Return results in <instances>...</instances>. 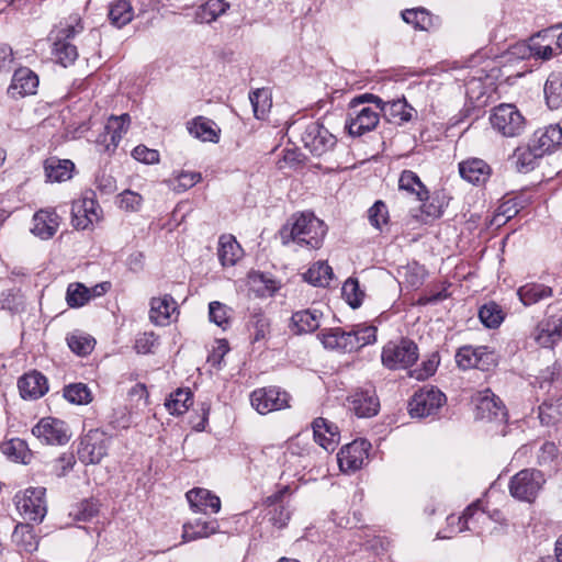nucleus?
<instances>
[{
  "mask_svg": "<svg viewBox=\"0 0 562 562\" xmlns=\"http://www.w3.org/2000/svg\"><path fill=\"white\" fill-rule=\"evenodd\" d=\"M326 235V226L323 221L312 213L293 215L291 223H288L280 231L283 245L290 241L307 249H317L322 246Z\"/></svg>",
  "mask_w": 562,
  "mask_h": 562,
  "instance_id": "1",
  "label": "nucleus"
},
{
  "mask_svg": "<svg viewBox=\"0 0 562 562\" xmlns=\"http://www.w3.org/2000/svg\"><path fill=\"white\" fill-rule=\"evenodd\" d=\"M83 31L81 18L78 14L70 15L65 22H60L53 32L54 43L52 55L56 63L64 67L71 65L78 58L77 46L71 40Z\"/></svg>",
  "mask_w": 562,
  "mask_h": 562,
  "instance_id": "2",
  "label": "nucleus"
},
{
  "mask_svg": "<svg viewBox=\"0 0 562 562\" xmlns=\"http://www.w3.org/2000/svg\"><path fill=\"white\" fill-rule=\"evenodd\" d=\"M368 100L375 102L376 106H380V103H382V100L373 94H362L353 98L350 102L346 126L352 136H361L374 130L379 123V113L364 105V102Z\"/></svg>",
  "mask_w": 562,
  "mask_h": 562,
  "instance_id": "3",
  "label": "nucleus"
},
{
  "mask_svg": "<svg viewBox=\"0 0 562 562\" xmlns=\"http://www.w3.org/2000/svg\"><path fill=\"white\" fill-rule=\"evenodd\" d=\"M419 358L416 342L409 338L387 341L381 352V362L389 370H406L413 367Z\"/></svg>",
  "mask_w": 562,
  "mask_h": 562,
  "instance_id": "4",
  "label": "nucleus"
},
{
  "mask_svg": "<svg viewBox=\"0 0 562 562\" xmlns=\"http://www.w3.org/2000/svg\"><path fill=\"white\" fill-rule=\"evenodd\" d=\"M490 122L494 131L504 137H517L526 127V121L516 105L502 103L492 110Z\"/></svg>",
  "mask_w": 562,
  "mask_h": 562,
  "instance_id": "5",
  "label": "nucleus"
},
{
  "mask_svg": "<svg viewBox=\"0 0 562 562\" xmlns=\"http://www.w3.org/2000/svg\"><path fill=\"white\" fill-rule=\"evenodd\" d=\"M546 483L544 475L536 469H525L516 473L509 482L510 495L519 501L531 503Z\"/></svg>",
  "mask_w": 562,
  "mask_h": 562,
  "instance_id": "6",
  "label": "nucleus"
},
{
  "mask_svg": "<svg viewBox=\"0 0 562 562\" xmlns=\"http://www.w3.org/2000/svg\"><path fill=\"white\" fill-rule=\"evenodd\" d=\"M446 395L435 386H425L415 392L408 403V412L413 418L435 416L446 404Z\"/></svg>",
  "mask_w": 562,
  "mask_h": 562,
  "instance_id": "7",
  "label": "nucleus"
},
{
  "mask_svg": "<svg viewBox=\"0 0 562 562\" xmlns=\"http://www.w3.org/2000/svg\"><path fill=\"white\" fill-rule=\"evenodd\" d=\"M304 147L314 156L321 157L337 144L336 136L318 121L310 122L301 136Z\"/></svg>",
  "mask_w": 562,
  "mask_h": 562,
  "instance_id": "8",
  "label": "nucleus"
},
{
  "mask_svg": "<svg viewBox=\"0 0 562 562\" xmlns=\"http://www.w3.org/2000/svg\"><path fill=\"white\" fill-rule=\"evenodd\" d=\"M110 438L99 429L89 430L78 446V459L85 464H98L108 454Z\"/></svg>",
  "mask_w": 562,
  "mask_h": 562,
  "instance_id": "9",
  "label": "nucleus"
},
{
  "mask_svg": "<svg viewBox=\"0 0 562 562\" xmlns=\"http://www.w3.org/2000/svg\"><path fill=\"white\" fill-rule=\"evenodd\" d=\"M290 394L278 386L260 387L251 392V406L261 415L290 407Z\"/></svg>",
  "mask_w": 562,
  "mask_h": 562,
  "instance_id": "10",
  "label": "nucleus"
},
{
  "mask_svg": "<svg viewBox=\"0 0 562 562\" xmlns=\"http://www.w3.org/2000/svg\"><path fill=\"white\" fill-rule=\"evenodd\" d=\"M473 402L475 404L476 419L498 423L507 420V409L503 401L490 389L479 391L474 395Z\"/></svg>",
  "mask_w": 562,
  "mask_h": 562,
  "instance_id": "11",
  "label": "nucleus"
},
{
  "mask_svg": "<svg viewBox=\"0 0 562 562\" xmlns=\"http://www.w3.org/2000/svg\"><path fill=\"white\" fill-rule=\"evenodd\" d=\"M32 434L47 445H65L70 438L66 423L53 417L42 418L33 427Z\"/></svg>",
  "mask_w": 562,
  "mask_h": 562,
  "instance_id": "12",
  "label": "nucleus"
},
{
  "mask_svg": "<svg viewBox=\"0 0 562 562\" xmlns=\"http://www.w3.org/2000/svg\"><path fill=\"white\" fill-rule=\"evenodd\" d=\"M101 207L98 202L90 195H85L72 202L71 205V223L77 229H87L98 222L100 218Z\"/></svg>",
  "mask_w": 562,
  "mask_h": 562,
  "instance_id": "13",
  "label": "nucleus"
},
{
  "mask_svg": "<svg viewBox=\"0 0 562 562\" xmlns=\"http://www.w3.org/2000/svg\"><path fill=\"white\" fill-rule=\"evenodd\" d=\"M288 492L289 487L284 486L263 501L265 517L268 519V522L277 529L284 528L291 518V510L283 501Z\"/></svg>",
  "mask_w": 562,
  "mask_h": 562,
  "instance_id": "14",
  "label": "nucleus"
},
{
  "mask_svg": "<svg viewBox=\"0 0 562 562\" xmlns=\"http://www.w3.org/2000/svg\"><path fill=\"white\" fill-rule=\"evenodd\" d=\"M131 124V116L127 113L109 117L108 123L104 126V132L101 133L95 143L104 146V151H114L122 136L127 132Z\"/></svg>",
  "mask_w": 562,
  "mask_h": 562,
  "instance_id": "15",
  "label": "nucleus"
},
{
  "mask_svg": "<svg viewBox=\"0 0 562 562\" xmlns=\"http://www.w3.org/2000/svg\"><path fill=\"white\" fill-rule=\"evenodd\" d=\"M531 337L540 347L552 348L562 340V315H551L539 322Z\"/></svg>",
  "mask_w": 562,
  "mask_h": 562,
  "instance_id": "16",
  "label": "nucleus"
},
{
  "mask_svg": "<svg viewBox=\"0 0 562 562\" xmlns=\"http://www.w3.org/2000/svg\"><path fill=\"white\" fill-rule=\"evenodd\" d=\"M44 495V487H31L25 491L24 496L18 502V508L25 519L32 521L43 520L46 515Z\"/></svg>",
  "mask_w": 562,
  "mask_h": 562,
  "instance_id": "17",
  "label": "nucleus"
},
{
  "mask_svg": "<svg viewBox=\"0 0 562 562\" xmlns=\"http://www.w3.org/2000/svg\"><path fill=\"white\" fill-rule=\"evenodd\" d=\"M370 445L366 440H355L342 447L338 454L337 461L342 472H355L361 469L368 457V447Z\"/></svg>",
  "mask_w": 562,
  "mask_h": 562,
  "instance_id": "18",
  "label": "nucleus"
},
{
  "mask_svg": "<svg viewBox=\"0 0 562 562\" xmlns=\"http://www.w3.org/2000/svg\"><path fill=\"white\" fill-rule=\"evenodd\" d=\"M494 361L493 352L485 346H463L456 353V362L459 368L467 370L477 368L485 370Z\"/></svg>",
  "mask_w": 562,
  "mask_h": 562,
  "instance_id": "19",
  "label": "nucleus"
},
{
  "mask_svg": "<svg viewBox=\"0 0 562 562\" xmlns=\"http://www.w3.org/2000/svg\"><path fill=\"white\" fill-rule=\"evenodd\" d=\"M349 409L358 417H372L380 409V402L373 387L359 389L349 397Z\"/></svg>",
  "mask_w": 562,
  "mask_h": 562,
  "instance_id": "20",
  "label": "nucleus"
},
{
  "mask_svg": "<svg viewBox=\"0 0 562 562\" xmlns=\"http://www.w3.org/2000/svg\"><path fill=\"white\" fill-rule=\"evenodd\" d=\"M530 143L539 154H551L562 145V128L559 124L540 127L533 133Z\"/></svg>",
  "mask_w": 562,
  "mask_h": 562,
  "instance_id": "21",
  "label": "nucleus"
},
{
  "mask_svg": "<svg viewBox=\"0 0 562 562\" xmlns=\"http://www.w3.org/2000/svg\"><path fill=\"white\" fill-rule=\"evenodd\" d=\"M38 87V77L27 67L18 68L8 88V94L14 99L34 94Z\"/></svg>",
  "mask_w": 562,
  "mask_h": 562,
  "instance_id": "22",
  "label": "nucleus"
},
{
  "mask_svg": "<svg viewBox=\"0 0 562 562\" xmlns=\"http://www.w3.org/2000/svg\"><path fill=\"white\" fill-rule=\"evenodd\" d=\"M32 222V234L43 240H47L56 234L60 224V218L55 210L42 209L35 212Z\"/></svg>",
  "mask_w": 562,
  "mask_h": 562,
  "instance_id": "23",
  "label": "nucleus"
},
{
  "mask_svg": "<svg viewBox=\"0 0 562 562\" xmlns=\"http://www.w3.org/2000/svg\"><path fill=\"white\" fill-rule=\"evenodd\" d=\"M312 426L315 441L326 451H334L340 439L338 427L323 417L314 419Z\"/></svg>",
  "mask_w": 562,
  "mask_h": 562,
  "instance_id": "24",
  "label": "nucleus"
},
{
  "mask_svg": "<svg viewBox=\"0 0 562 562\" xmlns=\"http://www.w3.org/2000/svg\"><path fill=\"white\" fill-rule=\"evenodd\" d=\"M191 509L195 513L211 512L216 514L221 509V499L205 488H193L186 494Z\"/></svg>",
  "mask_w": 562,
  "mask_h": 562,
  "instance_id": "25",
  "label": "nucleus"
},
{
  "mask_svg": "<svg viewBox=\"0 0 562 562\" xmlns=\"http://www.w3.org/2000/svg\"><path fill=\"white\" fill-rule=\"evenodd\" d=\"M18 387L23 398L36 400L48 391L47 379L41 372L25 373L18 381Z\"/></svg>",
  "mask_w": 562,
  "mask_h": 562,
  "instance_id": "26",
  "label": "nucleus"
},
{
  "mask_svg": "<svg viewBox=\"0 0 562 562\" xmlns=\"http://www.w3.org/2000/svg\"><path fill=\"white\" fill-rule=\"evenodd\" d=\"M218 530L220 525L216 519L204 520L202 518H196L183 525L182 540L183 542L195 541L217 533Z\"/></svg>",
  "mask_w": 562,
  "mask_h": 562,
  "instance_id": "27",
  "label": "nucleus"
},
{
  "mask_svg": "<svg viewBox=\"0 0 562 562\" xmlns=\"http://www.w3.org/2000/svg\"><path fill=\"white\" fill-rule=\"evenodd\" d=\"M460 176L470 183H484L491 176V167L480 158H469L459 164Z\"/></svg>",
  "mask_w": 562,
  "mask_h": 562,
  "instance_id": "28",
  "label": "nucleus"
},
{
  "mask_svg": "<svg viewBox=\"0 0 562 562\" xmlns=\"http://www.w3.org/2000/svg\"><path fill=\"white\" fill-rule=\"evenodd\" d=\"M187 127L193 137L202 142L217 143L220 140L221 130L214 121L205 116L194 117L187 123Z\"/></svg>",
  "mask_w": 562,
  "mask_h": 562,
  "instance_id": "29",
  "label": "nucleus"
},
{
  "mask_svg": "<svg viewBox=\"0 0 562 562\" xmlns=\"http://www.w3.org/2000/svg\"><path fill=\"white\" fill-rule=\"evenodd\" d=\"M177 308V303L170 294L153 297L150 301L149 318L155 325L169 324L171 313Z\"/></svg>",
  "mask_w": 562,
  "mask_h": 562,
  "instance_id": "30",
  "label": "nucleus"
},
{
  "mask_svg": "<svg viewBox=\"0 0 562 562\" xmlns=\"http://www.w3.org/2000/svg\"><path fill=\"white\" fill-rule=\"evenodd\" d=\"M379 108H381L389 122L398 125L409 122L414 114H416L415 109L411 106L405 99H397L383 104L380 103Z\"/></svg>",
  "mask_w": 562,
  "mask_h": 562,
  "instance_id": "31",
  "label": "nucleus"
},
{
  "mask_svg": "<svg viewBox=\"0 0 562 562\" xmlns=\"http://www.w3.org/2000/svg\"><path fill=\"white\" fill-rule=\"evenodd\" d=\"M349 337V331L340 327L323 329L318 334V338L325 348L342 352H352Z\"/></svg>",
  "mask_w": 562,
  "mask_h": 562,
  "instance_id": "32",
  "label": "nucleus"
},
{
  "mask_svg": "<svg viewBox=\"0 0 562 562\" xmlns=\"http://www.w3.org/2000/svg\"><path fill=\"white\" fill-rule=\"evenodd\" d=\"M517 295L525 306L535 305L553 296V289L538 282H529L518 288Z\"/></svg>",
  "mask_w": 562,
  "mask_h": 562,
  "instance_id": "33",
  "label": "nucleus"
},
{
  "mask_svg": "<svg viewBox=\"0 0 562 562\" xmlns=\"http://www.w3.org/2000/svg\"><path fill=\"white\" fill-rule=\"evenodd\" d=\"M248 285L257 296H272L280 289V281L271 274L259 271L248 273Z\"/></svg>",
  "mask_w": 562,
  "mask_h": 562,
  "instance_id": "34",
  "label": "nucleus"
},
{
  "mask_svg": "<svg viewBox=\"0 0 562 562\" xmlns=\"http://www.w3.org/2000/svg\"><path fill=\"white\" fill-rule=\"evenodd\" d=\"M321 316L317 310L297 311L291 317L292 330L299 335L313 333L321 325Z\"/></svg>",
  "mask_w": 562,
  "mask_h": 562,
  "instance_id": "35",
  "label": "nucleus"
},
{
  "mask_svg": "<svg viewBox=\"0 0 562 562\" xmlns=\"http://www.w3.org/2000/svg\"><path fill=\"white\" fill-rule=\"evenodd\" d=\"M44 169L48 181L63 182L71 178L75 165L71 160L52 157L45 161Z\"/></svg>",
  "mask_w": 562,
  "mask_h": 562,
  "instance_id": "36",
  "label": "nucleus"
},
{
  "mask_svg": "<svg viewBox=\"0 0 562 562\" xmlns=\"http://www.w3.org/2000/svg\"><path fill=\"white\" fill-rule=\"evenodd\" d=\"M398 189L416 195L418 201H425L428 199L427 188L420 181L419 177L412 170L402 171L398 179Z\"/></svg>",
  "mask_w": 562,
  "mask_h": 562,
  "instance_id": "37",
  "label": "nucleus"
},
{
  "mask_svg": "<svg viewBox=\"0 0 562 562\" xmlns=\"http://www.w3.org/2000/svg\"><path fill=\"white\" fill-rule=\"evenodd\" d=\"M229 9V4L224 0H207L200 5L194 14L198 23H211L223 15Z\"/></svg>",
  "mask_w": 562,
  "mask_h": 562,
  "instance_id": "38",
  "label": "nucleus"
},
{
  "mask_svg": "<svg viewBox=\"0 0 562 562\" xmlns=\"http://www.w3.org/2000/svg\"><path fill=\"white\" fill-rule=\"evenodd\" d=\"M218 259L224 267L234 266L241 256V248L233 236H222L218 243Z\"/></svg>",
  "mask_w": 562,
  "mask_h": 562,
  "instance_id": "39",
  "label": "nucleus"
},
{
  "mask_svg": "<svg viewBox=\"0 0 562 562\" xmlns=\"http://www.w3.org/2000/svg\"><path fill=\"white\" fill-rule=\"evenodd\" d=\"M134 18V10L130 0H114L109 8V20L112 25L121 29Z\"/></svg>",
  "mask_w": 562,
  "mask_h": 562,
  "instance_id": "40",
  "label": "nucleus"
},
{
  "mask_svg": "<svg viewBox=\"0 0 562 562\" xmlns=\"http://www.w3.org/2000/svg\"><path fill=\"white\" fill-rule=\"evenodd\" d=\"M350 345L352 351H356L367 345H371L376 340V327L372 325L358 324L351 326L350 330Z\"/></svg>",
  "mask_w": 562,
  "mask_h": 562,
  "instance_id": "41",
  "label": "nucleus"
},
{
  "mask_svg": "<svg viewBox=\"0 0 562 562\" xmlns=\"http://www.w3.org/2000/svg\"><path fill=\"white\" fill-rule=\"evenodd\" d=\"M544 97L550 109L562 106V72H552L544 85Z\"/></svg>",
  "mask_w": 562,
  "mask_h": 562,
  "instance_id": "42",
  "label": "nucleus"
},
{
  "mask_svg": "<svg viewBox=\"0 0 562 562\" xmlns=\"http://www.w3.org/2000/svg\"><path fill=\"white\" fill-rule=\"evenodd\" d=\"M333 269L324 261L314 263L304 274V280L314 286H327L333 279Z\"/></svg>",
  "mask_w": 562,
  "mask_h": 562,
  "instance_id": "43",
  "label": "nucleus"
},
{
  "mask_svg": "<svg viewBox=\"0 0 562 562\" xmlns=\"http://www.w3.org/2000/svg\"><path fill=\"white\" fill-rule=\"evenodd\" d=\"M402 18L417 30L429 31L435 26L432 15L423 8L406 9L402 12Z\"/></svg>",
  "mask_w": 562,
  "mask_h": 562,
  "instance_id": "44",
  "label": "nucleus"
},
{
  "mask_svg": "<svg viewBox=\"0 0 562 562\" xmlns=\"http://www.w3.org/2000/svg\"><path fill=\"white\" fill-rule=\"evenodd\" d=\"M539 150L533 148L532 144L529 143L527 147H518L513 155L515 159L516 168L519 171L527 172L535 168L538 158L542 157Z\"/></svg>",
  "mask_w": 562,
  "mask_h": 562,
  "instance_id": "45",
  "label": "nucleus"
},
{
  "mask_svg": "<svg viewBox=\"0 0 562 562\" xmlns=\"http://www.w3.org/2000/svg\"><path fill=\"white\" fill-rule=\"evenodd\" d=\"M190 405H192V393L189 389H178L165 403V406L172 415H182Z\"/></svg>",
  "mask_w": 562,
  "mask_h": 562,
  "instance_id": "46",
  "label": "nucleus"
},
{
  "mask_svg": "<svg viewBox=\"0 0 562 562\" xmlns=\"http://www.w3.org/2000/svg\"><path fill=\"white\" fill-rule=\"evenodd\" d=\"M13 540L25 552L37 550L38 539L30 525H19L13 531Z\"/></svg>",
  "mask_w": 562,
  "mask_h": 562,
  "instance_id": "47",
  "label": "nucleus"
},
{
  "mask_svg": "<svg viewBox=\"0 0 562 562\" xmlns=\"http://www.w3.org/2000/svg\"><path fill=\"white\" fill-rule=\"evenodd\" d=\"M479 317L487 328H497L504 321V312L498 304L490 302L480 308Z\"/></svg>",
  "mask_w": 562,
  "mask_h": 562,
  "instance_id": "48",
  "label": "nucleus"
},
{
  "mask_svg": "<svg viewBox=\"0 0 562 562\" xmlns=\"http://www.w3.org/2000/svg\"><path fill=\"white\" fill-rule=\"evenodd\" d=\"M66 301L68 306L72 308L81 307L90 301V292L82 283H70L67 288Z\"/></svg>",
  "mask_w": 562,
  "mask_h": 562,
  "instance_id": "49",
  "label": "nucleus"
},
{
  "mask_svg": "<svg viewBox=\"0 0 562 562\" xmlns=\"http://www.w3.org/2000/svg\"><path fill=\"white\" fill-rule=\"evenodd\" d=\"M95 340L81 333H72L67 337V345L78 356L89 355L94 348Z\"/></svg>",
  "mask_w": 562,
  "mask_h": 562,
  "instance_id": "50",
  "label": "nucleus"
},
{
  "mask_svg": "<svg viewBox=\"0 0 562 562\" xmlns=\"http://www.w3.org/2000/svg\"><path fill=\"white\" fill-rule=\"evenodd\" d=\"M254 114L257 119H263L271 106L270 93L267 89H257L249 94Z\"/></svg>",
  "mask_w": 562,
  "mask_h": 562,
  "instance_id": "51",
  "label": "nucleus"
},
{
  "mask_svg": "<svg viewBox=\"0 0 562 562\" xmlns=\"http://www.w3.org/2000/svg\"><path fill=\"white\" fill-rule=\"evenodd\" d=\"M479 514V504L473 503L469 505L461 516L450 515L447 517L449 526H457L458 532L471 530L470 522H473L474 516Z\"/></svg>",
  "mask_w": 562,
  "mask_h": 562,
  "instance_id": "52",
  "label": "nucleus"
},
{
  "mask_svg": "<svg viewBox=\"0 0 562 562\" xmlns=\"http://www.w3.org/2000/svg\"><path fill=\"white\" fill-rule=\"evenodd\" d=\"M99 513L98 502L94 499H83L78 503L70 512V516L79 521H90Z\"/></svg>",
  "mask_w": 562,
  "mask_h": 562,
  "instance_id": "53",
  "label": "nucleus"
},
{
  "mask_svg": "<svg viewBox=\"0 0 562 562\" xmlns=\"http://www.w3.org/2000/svg\"><path fill=\"white\" fill-rule=\"evenodd\" d=\"M64 397L74 404H88L91 401L90 390L83 383H74L64 387Z\"/></svg>",
  "mask_w": 562,
  "mask_h": 562,
  "instance_id": "54",
  "label": "nucleus"
},
{
  "mask_svg": "<svg viewBox=\"0 0 562 562\" xmlns=\"http://www.w3.org/2000/svg\"><path fill=\"white\" fill-rule=\"evenodd\" d=\"M440 363L438 352H432L426 360H424L419 368L409 371V376L418 381H423L434 375Z\"/></svg>",
  "mask_w": 562,
  "mask_h": 562,
  "instance_id": "55",
  "label": "nucleus"
},
{
  "mask_svg": "<svg viewBox=\"0 0 562 562\" xmlns=\"http://www.w3.org/2000/svg\"><path fill=\"white\" fill-rule=\"evenodd\" d=\"M209 318L218 327L226 329L231 323L229 308L218 301H213L209 304Z\"/></svg>",
  "mask_w": 562,
  "mask_h": 562,
  "instance_id": "56",
  "label": "nucleus"
},
{
  "mask_svg": "<svg viewBox=\"0 0 562 562\" xmlns=\"http://www.w3.org/2000/svg\"><path fill=\"white\" fill-rule=\"evenodd\" d=\"M341 290L342 296L352 308H357L362 304L364 293L360 290L357 279L349 278L346 280Z\"/></svg>",
  "mask_w": 562,
  "mask_h": 562,
  "instance_id": "57",
  "label": "nucleus"
},
{
  "mask_svg": "<svg viewBox=\"0 0 562 562\" xmlns=\"http://www.w3.org/2000/svg\"><path fill=\"white\" fill-rule=\"evenodd\" d=\"M249 326L254 329L252 342L266 339L270 333V322L262 313H254L250 317Z\"/></svg>",
  "mask_w": 562,
  "mask_h": 562,
  "instance_id": "58",
  "label": "nucleus"
},
{
  "mask_svg": "<svg viewBox=\"0 0 562 562\" xmlns=\"http://www.w3.org/2000/svg\"><path fill=\"white\" fill-rule=\"evenodd\" d=\"M425 276V268L417 262L409 263L404 268V282L411 288H419L424 283Z\"/></svg>",
  "mask_w": 562,
  "mask_h": 562,
  "instance_id": "59",
  "label": "nucleus"
},
{
  "mask_svg": "<svg viewBox=\"0 0 562 562\" xmlns=\"http://www.w3.org/2000/svg\"><path fill=\"white\" fill-rule=\"evenodd\" d=\"M370 224L379 231L387 224L389 211L383 201H376L368 211Z\"/></svg>",
  "mask_w": 562,
  "mask_h": 562,
  "instance_id": "60",
  "label": "nucleus"
},
{
  "mask_svg": "<svg viewBox=\"0 0 562 562\" xmlns=\"http://www.w3.org/2000/svg\"><path fill=\"white\" fill-rule=\"evenodd\" d=\"M541 37V33L530 37L528 44L529 55L537 59L549 60L553 57V48L550 45L541 44L539 42Z\"/></svg>",
  "mask_w": 562,
  "mask_h": 562,
  "instance_id": "61",
  "label": "nucleus"
},
{
  "mask_svg": "<svg viewBox=\"0 0 562 562\" xmlns=\"http://www.w3.org/2000/svg\"><path fill=\"white\" fill-rule=\"evenodd\" d=\"M132 156L137 161L147 164V165H154L159 162V153L156 149H151L146 147L145 145H138L136 146L133 151Z\"/></svg>",
  "mask_w": 562,
  "mask_h": 562,
  "instance_id": "62",
  "label": "nucleus"
},
{
  "mask_svg": "<svg viewBox=\"0 0 562 562\" xmlns=\"http://www.w3.org/2000/svg\"><path fill=\"white\" fill-rule=\"evenodd\" d=\"M201 179L202 176L200 172L182 171L176 177L177 184L173 186V189L178 191H186L199 183Z\"/></svg>",
  "mask_w": 562,
  "mask_h": 562,
  "instance_id": "63",
  "label": "nucleus"
},
{
  "mask_svg": "<svg viewBox=\"0 0 562 562\" xmlns=\"http://www.w3.org/2000/svg\"><path fill=\"white\" fill-rule=\"evenodd\" d=\"M559 449L555 443L547 441L544 442L538 452L537 460L539 465H550L558 457Z\"/></svg>",
  "mask_w": 562,
  "mask_h": 562,
  "instance_id": "64",
  "label": "nucleus"
}]
</instances>
